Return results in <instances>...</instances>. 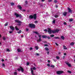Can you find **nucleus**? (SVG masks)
Segmentation results:
<instances>
[{
    "instance_id": "nucleus-1",
    "label": "nucleus",
    "mask_w": 75,
    "mask_h": 75,
    "mask_svg": "<svg viewBox=\"0 0 75 75\" xmlns=\"http://www.w3.org/2000/svg\"><path fill=\"white\" fill-rule=\"evenodd\" d=\"M29 19H33L34 18L35 20H37V14H35L33 15H33H30L29 16Z\"/></svg>"
},
{
    "instance_id": "nucleus-2",
    "label": "nucleus",
    "mask_w": 75,
    "mask_h": 75,
    "mask_svg": "<svg viewBox=\"0 0 75 75\" xmlns=\"http://www.w3.org/2000/svg\"><path fill=\"white\" fill-rule=\"evenodd\" d=\"M48 30V33L49 34H51L52 33L53 34H54V33H55V30H52L51 28H47Z\"/></svg>"
},
{
    "instance_id": "nucleus-3",
    "label": "nucleus",
    "mask_w": 75,
    "mask_h": 75,
    "mask_svg": "<svg viewBox=\"0 0 75 75\" xmlns=\"http://www.w3.org/2000/svg\"><path fill=\"white\" fill-rule=\"evenodd\" d=\"M15 23H19V24H17V25L18 26H20L21 25V24H22L23 23L20 20H15Z\"/></svg>"
},
{
    "instance_id": "nucleus-4",
    "label": "nucleus",
    "mask_w": 75,
    "mask_h": 75,
    "mask_svg": "<svg viewBox=\"0 0 75 75\" xmlns=\"http://www.w3.org/2000/svg\"><path fill=\"white\" fill-rule=\"evenodd\" d=\"M29 27L31 28H35V25L33 24H30Z\"/></svg>"
},
{
    "instance_id": "nucleus-5",
    "label": "nucleus",
    "mask_w": 75,
    "mask_h": 75,
    "mask_svg": "<svg viewBox=\"0 0 75 75\" xmlns=\"http://www.w3.org/2000/svg\"><path fill=\"white\" fill-rule=\"evenodd\" d=\"M64 72L62 71H58L56 72V74L57 75H60L64 73Z\"/></svg>"
},
{
    "instance_id": "nucleus-6",
    "label": "nucleus",
    "mask_w": 75,
    "mask_h": 75,
    "mask_svg": "<svg viewBox=\"0 0 75 75\" xmlns=\"http://www.w3.org/2000/svg\"><path fill=\"white\" fill-rule=\"evenodd\" d=\"M15 16H16V18H18V17H19L20 18H21L22 17V16L21 14H17L16 13H15Z\"/></svg>"
},
{
    "instance_id": "nucleus-7",
    "label": "nucleus",
    "mask_w": 75,
    "mask_h": 75,
    "mask_svg": "<svg viewBox=\"0 0 75 75\" xmlns=\"http://www.w3.org/2000/svg\"><path fill=\"white\" fill-rule=\"evenodd\" d=\"M20 68H18L17 69V70L18 71H20L21 70V72H24V69L22 67L20 66Z\"/></svg>"
},
{
    "instance_id": "nucleus-8",
    "label": "nucleus",
    "mask_w": 75,
    "mask_h": 75,
    "mask_svg": "<svg viewBox=\"0 0 75 75\" xmlns=\"http://www.w3.org/2000/svg\"><path fill=\"white\" fill-rule=\"evenodd\" d=\"M38 37H39V39L38 40H37V41L38 42H41V41H42V40H41V35H38Z\"/></svg>"
},
{
    "instance_id": "nucleus-9",
    "label": "nucleus",
    "mask_w": 75,
    "mask_h": 75,
    "mask_svg": "<svg viewBox=\"0 0 75 75\" xmlns=\"http://www.w3.org/2000/svg\"><path fill=\"white\" fill-rule=\"evenodd\" d=\"M68 10L69 13H72V10H71V9H70V8L69 7L68 8Z\"/></svg>"
},
{
    "instance_id": "nucleus-10",
    "label": "nucleus",
    "mask_w": 75,
    "mask_h": 75,
    "mask_svg": "<svg viewBox=\"0 0 75 75\" xmlns=\"http://www.w3.org/2000/svg\"><path fill=\"white\" fill-rule=\"evenodd\" d=\"M10 28L11 30L12 31H14V28L13 26H11Z\"/></svg>"
},
{
    "instance_id": "nucleus-11",
    "label": "nucleus",
    "mask_w": 75,
    "mask_h": 75,
    "mask_svg": "<svg viewBox=\"0 0 75 75\" xmlns=\"http://www.w3.org/2000/svg\"><path fill=\"white\" fill-rule=\"evenodd\" d=\"M18 7V8L20 10H22V7L21 6V5H18L17 6Z\"/></svg>"
},
{
    "instance_id": "nucleus-12",
    "label": "nucleus",
    "mask_w": 75,
    "mask_h": 75,
    "mask_svg": "<svg viewBox=\"0 0 75 75\" xmlns=\"http://www.w3.org/2000/svg\"><path fill=\"white\" fill-rule=\"evenodd\" d=\"M31 73L32 75H35L34 74V71L33 70V68H31Z\"/></svg>"
},
{
    "instance_id": "nucleus-13",
    "label": "nucleus",
    "mask_w": 75,
    "mask_h": 75,
    "mask_svg": "<svg viewBox=\"0 0 75 75\" xmlns=\"http://www.w3.org/2000/svg\"><path fill=\"white\" fill-rule=\"evenodd\" d=\"M63 16H67V12H64L63 13Z\"/></svg>"
},
{
    "instance_id": "nucleus-14",
    "label": "nucleus",
    "mask_w": 75,
    "mask_h": 75,
    "mask_svg": "<svg viewBox=\"0 0 75 75\" xmlns=\"http://www.w3.org/2000/svg\"><path fill=\"white\" fill-rule=\"evenodd\" d=\"M42 37L43 38H47V36L45 35H43L42 36Z\"/></svg>"
},
{
    "instance_id": "nucleus-15",
    "label": "nucleus",
    "mask_w": 75,
    "mask_h": 75,
    "mask_svg": "<svg viewBox=\"0 0 75 75\" xmlns=\"http://www.w3.org/2000/svg\"><path fill=\"white\" fill-rule=\"evenodd\" d=\"M33 33H34L35 34H37V35H40V33H38V32H37L34 31L33 32Z\"/></svg>"
},
{
    "instance_id": "nucleus-16",
    "label": "nucleus",
    "mask_w": 75,
    "mask_h": 75,
    "mask_svg": "<svg viewBox=\"0 0 75 75\" xmlns=\"http://www.w3.org/2000/svg\"><path fill=\"white\" fill-rule=\"evenodd\" d=\"M66 64L67 65H68V67H71V64H69L68 63H66Z\"/></svg>"
},
{
    "instance_id": "nucleus-17",
    "label": "nucleus",
    "mask_w": 75,
    "mask_h": 75,
    "mask_svg": "<svg viewBox=\"0 0 75 75\" xmlns=\"http://www.w3.org/2000/svg\"><path fill=\"white\" fill-rule=\"evenodd\" d=\"M59 31V29H57L55 30V33H58Z\"/></svg>"
},
{
    "instance_id": "nucleus-18",
    "label": "nucleus",
    "mask_w": 75,
    "mask_h": 75,
    "mask_svg": "<svg viewBox=\"0 0 75 75\" xmlns=\"http://www.w3.org/2000/svg\"><path fill=\"white\" fill-rule=\"evenodd\" d=\"M54 39H59V37L56 36L54 37Z\"/></svg>"
},
{
    "instance_id": "nucleus-19",
    "label": "nucleus",
    "mask_w": 75,
    "mask_h": 75,
    "mask_svg": "<svg viewBox=\"0 0 75 75\" xmlns=\"http://www.w3.org/2000/svg\"><path fill=\"white\" fill-rule=\"evenodd\" d=\"M63 48L64 50H67V48H66V46L65 45H63Z\"/></svg>"
},
{
    "instance_id": "nucleus-20",
    "label": "nucleus",
    "mask_w": 75,
    "mask_h": 75,
    "mask_svg": "<svg viewBox=\"0 0 75 75\" xmlns=\"http://www.w3.org/2000/svg\"><path fill=\"white\" fill-rule=\"evenodd\" d=\"M17 51L18 52H21V50H20L19 49H17Z\"/></svg>"
},
{
    "instance_id": "nucleus-21",
    "label": "nucleus",
    "mask_w": 75,
    "mask_h": 75,
    "mask_svg": "<svg viewBox=\"0 0 75 75\" xmlns=\"http://www.w3.org/2000/svg\"><path fill=\"white\" fill-rule=\"evenodd\" d=\"M70 45H72V46L74 45V42H72L70 43Z\"/></svg>"
},
{
    "instance_id": "nucleus-22",
    "label": "nucleus",
    "mask_w": 75,
    "mask_h": 75,
    "mask_svg": "<svg viewBox=\"0 0 75 75\" xmlns=\"http://www.w3.org/2000/svg\"><path fill=\"white\" fill-rule=\"evenodd\" d=\"M15 29H16V30L17 31H18V30H19V29H18V28H17V26H16L15 27Z\"/></svg>"
},
{
    "instance_id": "nucleus-23",
    "label": "nucleus",
    "mask_w": 75,
    "mask_h": 75,
    "mask_svg": "<svg viewBox=\"0 0 75 75\" xmlns=\"http://www.w3.org/2000/svg\"><path fill=\"white\" fill-rule=\"evenodd\" d=\"M50 37H51V38H52V37H54V35H50Z\"/></svg>"
},
{
    "instance_id": "nucleus-24",
    "label": "nucleus",
    "mask_w": 75,
    "mask_h": 75,
    "mask_svg": "<svg viewBox=\"0 0 75 75\" xmlns=\"http://www.w3.org/2000/svg\"><path fill=\"white\" fill-rule=\"evenodd\" d=\"M61 38L62 39V40H64V38H65L62 35L61 36Z\"/></svg>"
},
{
    "instance_id": "nucleus-25",
    "label": "nucleus",
    "mask_w": 75,
    "mask_h": 75,
    "mask_svg": "<svg viewBox=\"0 0 75 75\" xmlns=\"http://www.w3.org/2000/svg\"><path fill=\"white\" fill-rule=\"evenodd\" d=\"M10 4L11 6H14V3L13 2H11Z\"/></svg>"
},
{
    "instance_id": "nucleus-26",
    "label": "nucleus",
    "mask_w": 75,
    "mask_h": 75,
    "mask_svg": "<svg viewBox=\"0 0 75 75\" xmlns=\"http://www.w3.org/2000/svg\"><path fill=\"white\" fill-rule=\"evenodd\" d=\"M69 21H73V19L72 18H70L69 19Z\"/></svg>"
},
{
    "instance_id": "nucleus-27",
    "label": "nucleus",
    "mask_w": 75,
    "mask_h": 75,
    "mask_svg": "<svg viewBox=\"0 0 75 75\" xmlns=\"http://www.w3.org/2000/svg\"><path fill=\"white\" fill-rule=\"evenodd\" d=\"M45 49L46 51H49V49L48 48V47H45Z\"/></svg>"
},
{
    "instance_id": "nucleus-28",
    "label": "nucleus",
    "mask_w": 75,
    "mask_h": 75,
    "mask_svg": "<svg viewBox=\"0 0 75 75\" xmlns=\"http://www.w3.org/2000/svg\"><path fill=\"white\" fill-rule=\"evenodd\" d=\"M21 32H22L21 30H19V31L18 32V34H20L21 33Z\"/></svg>"
},
{
    "instance_id": "nucleus-29",
    "label": "nucleus",
    "mask_w": 75,
    "mask_h": 75,
    "mask_svg": "<svg viewBox=\"0 0 75 75\" xmlns=\"http://www.w3.org/2000/svg\"><path fill=\"white\" fill-rule=\"evenodd\" d=\"M6 51H7L8 52H10V50H9V49L7 48Z\"/></svg>"
},
{
    "instance_id": "nucleus-30",
    "label": "nucleus",
    "mask_w": 75,
    "mask_h": 75,
    "mask_svg": "<svg viewBox=\"0 0 75 75\" xmlns=\"http://www.w3.org/2000/svg\"><path fill=\"white\" fill-rule=\"evenodd\" d=\"M54 17H55V18H58V15H55Z\"/></svg>"
},
{
    "instance_id": "nucleus-31",
    "label": "nucleus",
    "mask_w": 75,
    "mask_h": 75,
    "mask_svg": "<svg viewBox=\"0 0 75 75\" xmlns=\"http://www.w3.org/2000/svg\"><path fill=\"white\" fill-rule=\"evenodd\" d=\"M35 49H36V50H38V47L37 46H36V47H35Z\"/></svg>"
},
{
    "instance_id": "nucleus-32",
    "label": "nucleus",
    "mask_w": 75,
    "mask_h": 75,
    "mask_svg": "<svg viewBox=\"0 0 75 75\" xmlns=\"http://www.w3.org/2000/svg\"><path fill=\"white\" fill-rule=\"evenodd\" d=\"M67 72L68 73H69V74H71V73H72V72H71V71H68Z\"/></svg>"
},
{
    "instance_id": "nucleus-33",
    "label": "nucleus",
    "mask_w": 75,
    "mask_h": 75,
    "mask_svg": "<svg viewBox=\"0 0 75 75\" xmlns=\"http://www.w3.org/2000/svg\"><path fill=\"white\" fill-rule=\"evenodd\" d=\"M50 67H51V68H54V66L52 65H50Z\"/></svg>"
},
{
    "instance_id": "nucleus-34",
    "label": "nucleus",
    "mask_w": 75,
    "mask_h": 75,
    "mask_svg": "<svg viewBox=\"0 0 75 75\" xmlns=\"http://www.w3.org/2000/svg\"><path fill=\"white\" fill-rule=\"evenodd\" d=\"M56 58L57 59H59V57L58 56H57L56 57Z\"/></svg>"
},
{
    "instance_id": "nucleus-35",
    "label": "nucleus",
    "mask_w": 75,
    "mask_h": 75,
    "mask_svg": "<svg viewBox=\"0 0 75 75\" xmlns=\"http://www.w3.org/2000/svg\"><path fill=\"white\" fill-rule=\"evenodd\" d=\"M44 31H45L46 33H47V31H48V30L47 29H45L44 30Z\"/></svg>"
},
{
    "instance_id": "nucleus-36",
    "label": "nucleus",
    "mask_w": 75,
    "mask_h": 75,
    "mask_svg": "<svg viewBox=\"0 0 75 75\" xmlns=\"http://www.w3.org/2000/svg\"><path fill=\"white\" fill-rule=\"evenodd\" d=\"M8 25V23H6L5 24V26H6L7 25Z\"/></svg>"
},
{
    "instance_id": "nucleus-37",
    "label": "nucleus",
    "mask_w": 75,
    "mask_h": 75,
    "mask_svg": "<svg viewBox=\"0 0 75 75\" xmlns=\"http://www.w3.org/2000/svg\"><path fill=\"white\" fill-rule=\"evenodd\" d=\"M33 70H35L36 69V68L35 67H33Z\"/></svg>"
},
{
    "instance_id": "nucleus-38",
    "label": "nucleus",
    "mask_w": 75,
    "mask_h": 75,
    "mask_svg": "<svg viewBox=\"0 0 75 75\" xmlns=\"http://www.w3.org/2000/svg\"><path fill=\"white\" fill-rule=\"evenodd\" d=\"M14 75H17V73L16 72H14Z\"/></svg>"
},
{
    "instance_id": "nucleus-39",
    "label": "nucleus",
    "mask_w": 75,
    "mask_h": 75,
    "mask_svg": "<svg viewBox=\"0 0 75 75\" xmlns=\"http://www.w3.org/2000/svg\"><path fill=\"white\" fill-rule=\"evenodd\" d=\"M3 40H4V41H5V40H6V38L4 37H3Z\"/></svg>"
},
{
    "instance_id": "nucleus-40",
    "label": "nucleus",
    "mask_w": 75,
    "mask_h": 75,
    "mask_svg": "<svg viewBox=\"0 0 75 75\" xmlns=\"http://www.w3.org/2000/svg\"><path fill=\"white\" fill-rule=\"evenodd\" d=\"M29 30V29H28L27 28H26V31H27V32H28V31Z\"/></svg>"
},
{
    "instance_id": "nucleus-41",
    "label": "nucleus",
    "mask_w": 75,
    "mask_h": 75,
    "mask_svg": "<svg viewBox=\"0 0 75 75\" xmlns=\"http://www.w3.org/2000/svg\"><path fill=\"white\" fill-rule=\"evenodd\" d=\"M54 2L55 3H57V0H54Z\"/></svg>"
},
{
    "instance_id": "nucleus-42",
    "label": "nucleus",
    "mask_w": 75,
    "mask_h": 75,
    "mask_svg": "<svg viewBox=\"0 0 75 75\" xmlns=\"http://www.w3.org/2000/svg\"><path fill=\"white\" fill-rule=\"evenodd\" d=\"M2 67H5V64L4 63L2 64Z\"/></svg>"
},
{
    "instance_id": "nucleus-43",
    "label": "nucleus",
    "mask_w": 75,
    "mask_h": 75,
    "mask_svg": "<svg viewBox=\"0 0 75 75\" xmlns=\"http://www.w3.org/2000/svg\"><path fill=\"white\" fill-rule=\"evenodd\" d=\"M52 22H53V23H55V20H53Z\"/></svg>"
},
{
    "instance_id": "nucleus-44",
    "label": "nucleus",
    "mask_w": 75,
    "mask_h": 75,
    "mask_svg": "<svg viewBox=\"0 0 75 75\" xmlns=\"http://www.w3.org/2000/svg\"><path fill=\"white\" fill-rule=\"evenodd\" d=\"M47 66H48V67H50V64H47Z\"/></svg>"
},
{
    "instance_id": "nucleus-45",
    "label": "nucleus",
    "mask_w": 75,
    "mask_h": 75,
    "mask_svg": "<svg viewBox=\"0 0 75 75\" xmlns=\"http://www.w3.org/2000/svg\"><path fill=\"white\" fill-rule=\"evenodd\" d=\"M47 55H49V53H50V52L49 51H47Z\"/></svg>"
},
{
    "instance_id": "nucleus-46",
    "label": "nucleus",
    "mask_w": 75,
    "mask_h": 75,
    "mask_svg": "<svg viewBox=\"0 0 75 75\" xmlns=\"http://www.w3.org/2000/svg\"><path fill=\"white\" fill-rule=\"evenodd\" d=\"M25 3H26V5H27V4L28 3V2H27V1H25Z\"/></svg>"
},
{
    "instance_id": "nucleus-47",
    "label": "nucleus",
    "mask_w": 75,
    "mask_h": 75,
    "mask_svg": "<svg viewBox=\"0 0 75 75\" xmlns=\"http://www.w3.org/2000/svg\"><path fill=\"white\" fill-rule=\"evenodd\" d=\"M55 44L56 45H57V46H58L59 45L58 44V43H57L56 42L55 43Z\"/></svg>"
},
{
    "instance_id": "nucleus-48",
    "label": "nucleus",
    "mask_w": 75,
    "mask_h": 75,
    "mask_svg": "<svg viewBox=\"0 0 75 75\" xmlns=\"http://www.w3.org/2000/svg\"><path fill=\"white\" fill-rule=\"evenodd\" d=\"M29 64H30V63H29V62H28L27 63V65H29Z\"/></svg>"
},
{
    "instance_id": "nucleus-49",
    "label": "nucleus",
    "mask_w": 75,
    "mask_h": 75,
    "mask_svg": "<svg viewBox=\"0 0 75 75\" xmlns=\"http://www.w3.org/2000/svg\"><path fill=\"white\" fill-rule=\"evenodd\" d=\"M48 39H50V37H49V36H47V38Z\"/></svg>"
},
{
    "instance_id": "nucleus-50",
    "label": "nucleus",
    "mask_w": 75,
    "mask_h": 75,
    "mask_svg": "<svg viewBox=\"0 0 75 75\" xmlns=\"http://www.w3.org/2000/svg\"><path fill=\"white\" fill-rule=\"evenodd\" d=\"M48 1L49 2H51V1H52V0H48Z\"/></svg>"
},
{
    "instance_id": "nucleus-51",
    "label": "nucleus",
    "mask_w": 75,
    "mask_h": 75,
    "mask_svg": "<svg viewBox=\"0 0 75 75\" xmlns=\"http://www.w3.org/2000/svg\"><path fill=\"white\" fill-rule=\"evenodd\" d=\"M44 46H45V47H48V45L47 44H45Z\"/></svg>"
},
{
    "instance_id": "nucleus-52",
    "label": "nucleus",
    "mask_w": 75,
    "mask_h": 75,
    "mask_svg": "<svg viewBox=\"0 0 75 75\" xmlns=\"http://www.w3.org/2000/svg\"><path fill=\"white\" fill-rule=\"evenodd\" d=\"M9 33L10 34H11L13 33V31H10L9 32Z\"/></svg>"
},
{
    "instance_id": "nucleus-53",
    "label": "nucleus",
    "mask_w": 75,
    "mask_h": 75,
    "mask_svg": "<svg viewBox=\"0 0 75 75\" xmlns=\"http://www.w3.org/2000/svg\"><path fill=\"white\" fill-rule=\"evenodd\" d=\"M35 23H38V21H35Z\"/></svg>"
},
{
    "instance_id": "nucleus-54",
    "label": "nucleus",
    "mask_w": 75,
    "mask_h": 75,
    "mask_svg": "<svg viewBox=\"0 0 75 75\" xmlns=\"http://www.w3.org/2000/svg\"><path fill=\"white\" fill-rule=\"evenodd\" d=\"M64 25H67V23L66 22H64Z\"/></svg>"
},
{
    "instance_id": "nucleus-55",
    "label": "nucleus",
    "mask_w": 75,
    "mask_h": 75,
    "mask_svg": "<svg viewBox=\"0 0 75 75\" xmlns=\"http://www.w3.org/2000/svg\"><path fill=\"white\" fill-rule=\"evenodd\" d=\"M1 61L2 62H4V59H2Z\"/></svg>"
},
{
    "instance_id": "nucleus-56",
    "label": "nucleus",
    "mask_w": 75,
    "mask_h": 75,
    "mask_svg": "<svg viewBox=\"0 0 75 75\" xmlns=\"http://www.w3.org/2000/svg\"><path fill=\"white\" fill-rule=\"evenodd\" d=\"M33 50V48L30 47V50Z\"/></svg>"
},
{
    "instance_id": "nucleus-57",
    "label": "nucleus",
    "mask_w": 75,
    "mask_h": 75,
    "mask_svg": "<svg viewBox=\"0 0 75 75\" xmlns=\"http://www.w3.org/2000/svg\"><path fill=\"white\" fill-rule=\"evenodd\" d=\"M47 62H48V63H50V60H48L47 61Z\"/></svg>"
},
{
    "instance_id": "nucleus-58",
    "label": "nucleus",
    "mask_w": 75,
    "mask_h": 75,
    "mask_svg": "<svg viewBox=\"0 0 75 75\" xmlns=\"http://www.w3.org/2000/svg\"><path fill=\"white\" fill-rule=\"evenodd\" d=\"M36 55H37V56H39V54L37 53V54H36Z\"/></svg>"
},
{
    "instance_id": "nucleus-59",
    "label": "nucleus",
    "mask_w": 75,
    "mask_h": 75,
    "mask_svg": "<svg viewBox=\"0 0 75 75\" xmlns=\"http://www.w3.org/2000/svg\"><path fill=\"white\" fill-rule=\"evenodd\" d=\"M55 7H56V8H58V7L57 5H56Z\"/></svg>"
},
{
    "instance_id": "nucleus-60",
    "label": "nucleus",
    "mask_w": 75,
    "mask_h": 75,
    "mask_svg": "<svg viewBox=\"0 0 75 75\" xmlns=\"http://www.w3.org/2000/svg\"><path fill=\"white\" fill-rule=\"evenodd\" d=\"M64 55H67V54L66 53H64Z\"/></svg>"
},
{
    "instance_id": "nucleus-61",
    "label": "nucleus",
    "mask_w": 75,
    "mask_h": 75,
    "mask_svg": "<svg viewBox=\"0 0 75 75\" xmlns=\"http://www.w3.org/2000/svg\"><path fill=\"white\" fill-rule=\"evenodd\" d=\"M42 0V1L43 2V1H45V0Z\"/></svg>"
},
{
    "instance_id": "nucleus-62",
    "label": "nucleus",
    "mask_w": 75,
    "mask_h": 75,
    "mask_svg": "<svg viewBox=\"0 0 75 75\" xmlns=\"http://www.w3.org/2000/svg\"><path fill=\"white\" fill-rule=\"evenodd\" d=\"M69 27L70 28L71 27V26L69 25Z\"/></svg>"
},
{
    "instance_id": "nucleus-63",
    "label": "nucleus",
    "mask_w": 75,
    "mask_h": 75,
    "mask_svg": "<svg viewBox=\"0 0 75 75\" xmlns=\"http://www.w3.org/2000/svg\"><path fill=\"white\" fill-rule=\"evenodd\" d=\"M59 54H61V52H59Z\"/></svg>"
},
{
    "instance_id": "nucleus-64",
    "label": "nucleus",
    "mask_w": 75,
    "mask_h": 75,
    "mask_svg": "<svg viewBox=\"0 0 75 75\" xmlns=\"http://www.w3.org/2000/svg\"><path fill=\"white\" fill-rule=\"evenodd\" d=\"M21 37H23V35L21 36Z\"/></svg>"
}]
</instances>
